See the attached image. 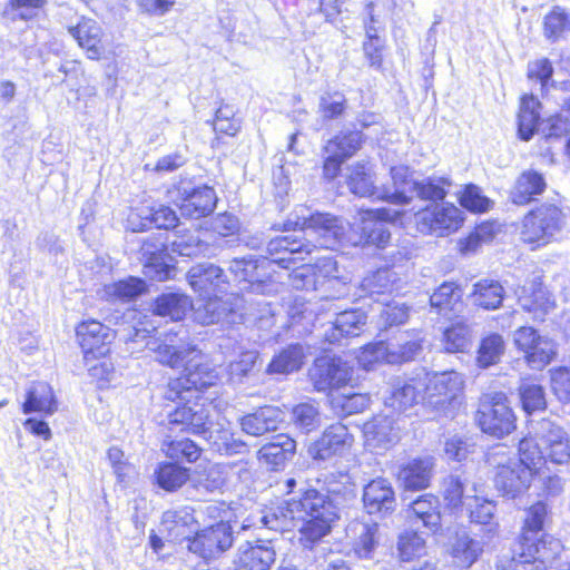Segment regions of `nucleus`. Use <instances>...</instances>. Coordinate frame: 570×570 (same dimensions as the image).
I'll list each match as a JSON object with an SVG mask.
<instances>
[{
  "mask_svg": "<svg viewBox=\"0 0 570 570\" xmlns=\"http://www.w3.org/2000/svg\"><path fill=\"white\" fill-rule=\"evenodd\" d=\"M338 518V508L333 499L316 490L306 491L299 499H291L283 504L264 511L258 523L275 531L298 528L299 541L306 548L325 537Z\"/></svg>",
  "mask_w": 570,
  "mask_h": 570,
  "instance_id": "obj_1",
  "label": "nucleus"
},
{
  "mask_svg": "<svg viewBox=\"0 0 570 570\" xmlns=\"http://www.w3.org/2000/svg\"><path fill=\"white\" fill-rule=\"evenodd\" d=\"M146 345L156 354L159 363L173 368L184 367L181 375L168 383L165 399L173 402L186 401V405H191V399L197 400L200 390L216 384V370L195 346L177 345L170 336L166 343L149 341Z\"/></svg>",
  "mask_w": 570,
  "mask_h": 570,
  "instance_id": "obj_2",
  "label": "nucleus"
},
{
  "mask_svg": "<svg viewBox=\"0 0 570 570\" xmlns=\"http://www.w3.org/2000/svg\"><path fill=\"white\" fill-rule=\"evenodd\" d=\"M167 417L170 431L202 435L219 453L239 454L247 449L246 443L235 438L232 431L209 422L208 409L197 401L191 405L177 406L168 412Z\"/></svg>",
  "mask_w": 570,
  "mask_h": 570,
  "instance_id": "obj_3",
  "label": "nucleus"
},
{
  "mask_svg": "<svg viewBox=\"0 0 570 570\" xmlns=\"http://www.w3.org/2000/svg\"><path fill=\"white\" fill-rule=\"evenodd\" d=\"M519 454L523 462L539 471L548 462L566 464L570 461L569 435L561 425L543 419L535 424L533 435L520 441Z\"/></svg>",
  "mask_w": 570,
  "mask_h": 570,
  "instance_id": "obj_4",
  "label": "nucleus"
},
{
  "mask_svg": "<svg viewBox=\"0 0 570 570\" xmlns=\"http://www.w3.org/2000/svg\"><path fill=\"white\" fill-rule=\"evenodd\" d=\"M285 229L305 232L311 238V252L314 247L336 249L344 245H351L348 238L355 227L347 222L330 214L311 213L309 208L301 205L289 215L284 225Z\"/></svg>",
  "mask_w": 570,
  "mask_h": 570,
  "instance_id": "obj_5",
  "label": "nucleus"
},
{
  "mask_svg": "<svg viewBox=\"0 0 570 570\" xmlns=\"http://www.w3.org/2000/svg\"><path fill=\"white\" fill-rule=\"evenodd\" d=\"M289 281L296 289L322 291L326 298L347 294V278L340 274L337 262L331 256L320 258L315 265L294 268Z\"/></svg>",
  "mask_w": 570,
  "mask_h": 570,
  "instance_id": "obj_6",
  "label": "nucleus"
},
{
  "mask_svg": "<svg viewBox=\"0 0 570 570\" xmlns=\"http://www.w3.org/2000/svg\"><path fill=\"white\" fill-rule=\"evenodd\" d=\"M564 225V215L556 205L542 204L524 216L521 238L535 247L550 243Z\"/></svg>",
  "mask_w": 570,
  "mask_h": 570,
  "instance_id": "obj_7",
  "label": "nucleus"
},
{
  "mask_svg": "<svg viewBox=\"0 0 570 570\" xmlns=\"http://www.w3.org/2000/svg\"><path fill=\"white\" fill-rule=\"evenodd\" d=\"M401 216V212L390 208L365 210L361 214L360 224L348 238L352 246L374 245L384 248L390 243L391 233L387 222L394 223Z\"/></svg>",
  "mask_w": 570,
  "mask_h": 570,
  "instance_id": "obj_8",
  "label": "nucleus"
},
{
  "mask_svg": "<svg viewBox=\"0 0 570 570\" xmlns=\"http://www.w3.org/2000/svg\"><path fill=\"white\" fill-rule=\"evenodd\" d=\"M475 420L484 433L503 436L514 430V414L505 394L501 392L484 394L481 399Z\"/></svg>",
  "mask_w": 570,
  "mask_h": 570,
  "instance_id": "obj_9",
  "label": "nucleus"
},
{
  "mask_svg": "<svg viewBox=\"0 0 570 570\" xmlns=\"http://www.w3.org/2000/svg\"><path fill=\"white\" fill-rule=\"evenodd\" d=\"M463 220L462 210L451 203L432 204L415 214L417 230L436 237L455 233Z\"/></svg>",
  "mask_w": 570,
  "mask_h": 570,
  "instance_id": "obj_10",
  "label": "nucleus"
},
{
  "mask_svg": "<svg viewBox=\"0 0 570 570\" xmlns=\"http://www.w3.org/2000/svg\"><path fill=\"white\" fill-rule=\"evenodd\" d=\"M423 400L438 410H444L463 393L464 379L456 371L425 374L421 379Z\"/></svg>",
  "mask_w": 570,
  "mask_h": 570,
  "instance_id": "obj_11",
  "label": "nucleus"
},
{
  "mask_svg": "<svg viewBox=\"0 0 570 570\" xmlns=\"http://www.w3.org/2000/svg\"><path fill=\"white\" fill-rule=\"evenodd\" d=\"M563 550L560 540L550 535L534 539L523 534L521 542L520 563L528 570H548L559 558Z\"/></svg>",
  "mask_w": 570,
  "mask_h": 570,
  "instance_id": "obj_12",
  "label": "nucleus"
},
{
  "mask_svg": "<svg viewBox=\"0 0 570 570\" xmlns=\"http://www.w3.org/2000/svg\"><path fill=\"white\" fill-rule=\"evenodd\" d=\"M187 543V549L204 560L216 558L230 548L233 543L232 528L226 522H217L208 528L194 532Z\"/></svg>",
  "mask_w": 570,
  "mask_h": 570,
  "instance_id": "obj_13",
  "label": "nucleus"
},
{
  "mask_svg": "<svg viewBox=\"0 0 570 570\" xmlns=\"http://www.w3.org/2000/svg\"><path fill=\"white\" fill-rule=\"evenodd\" d=\"M540 471L519 459H509L505 463H498L494 478L495 487L504 495L511 498L517 497L527 490L530 485L532 476Z\"/></svg>",
  "mask_w": 570,
  "mask_h": 570,
  "instance_id": "obj_14",
  "label": "nucleus"
},
{
  "mask_svg": "<svg viewBox=\"0 0 570 570\" xmlns=\"http://www.w3.org/2000/svg\"><path fill=\"white\" fill-rule=\"evenodd\" d=\"M352 377V368L341 358L320 357L309 370V379L318 392L338 390Z\"/></svg>",
  "mask_w": 570,
  "mask_h": 570,
  "instance_id": "obj_15",
  "label": "nucleus"
},
{
  "mask_svg": "<svg viewBox=\"0 0 570 570\" xmlns=\"http://www.w3.org/2000/svg\"><path fill=\"white\" fill-rule=\"evenodd\" d=\"M514 343L525 354L528 364L532 368L541 370L548 365L556 355L553 341L541 336L532 327L522 326L514 332Z\"/></svg>",
  "mask_w": 570,
  "mask_h": 570,
  "instance_id": "obj_16",
  "label": "nucleus"
},
{
  "mask_svg": "<svg viewBox=\"0 0 570 570\" xmlns=\"http://www.w3.org/2000/svg\"><path fill=\"white\" fill-rule=\"evenodd\" d=\"M76 333L86 364L105 357L109 353V344L115 337V333L108 326L95 320L80 323Z\"/></svg>",
  "mask_w": 570,
  "mask_h": 570,
  "instance_id": "obj_17",
  "label": "nucleus"
},
{
  "mask_svg": "<svg viewBox=\"0 0 570 570\" xmlns=\"http://www.w3.org/2000/svg\"><path fill=\"white\" fill-rule=\"evenodd\" d=\"M353 436L348 429L336 423L322 433V435L308 445L307 453L314 461H327L334 456L342 455L351 448Z\"/></svg>",
  "mask_w": 570,
  "mask_h": 570,
  "instance_id": "obj_18",
  "label": "nucleus"
},
{
  "mask_svg": "<svg viewBox=\"0 0 570 570\" xmlns=\"http://www.w3.org/2000/svg\"><path fill=\"white\" fill-rule=\"evenodd\" d=\"M275 560L276 550L272 540L247 541L237 548L233 567L234 570H271Z\"/></svg>",
  "mask_w": 570,
  "mask_h": 570,
  "instance_id": "obj_19",
  "label": "nucleus"
},
{
  "mask_svg": "<svg viewBox=\"0 0 570 570\" xmlns=\"http://www.w3.org/2000/svg\"><path fill=\"white\" fill-rule=\"evenodd\" d=\"M68 32L86 52L88 59L99 60L104 57L106 52L105 33L96 20L81 17L76 24L68 27Z\"/></svg>",
  "mask_w": 570,
  "mask_h": 570,
  "instance_id": "obj_20",
  "label": "nucleus"
},
{
  "mask_svg": "<svg viewBox=\"0 0 570 570\" xmlns=\"http://www.w3.org/2000/svg\"><path fill=\"white\" fill-rule=\"evenodd\" d=\"M187 278L194 292L203 298L218 296L226 285L223 269L209 263L193 266L187 273Z\"/></svg>",
  "mask_w": 570,
  "mask_h": 570,
  "instance_id": "obj_21",
  "label": "nucleus"
},
{
  "mask_svg": "<svg viewBox=\"0 0 570 570\" xmlns=\"http://www.w3.org/2000/svg\"><path fill=\"white\" fill-rule=\"evenodd\" d=\"M363 503L368 514L387 515L396 508V498L391 482L376 478L363 489Z\"/></svg>",
  "mask_w": 570,
  "mask_h": 570,
  "instance_id": "obj_22",
  "label": "nucleus"
},
{
  "mask_svg": "<svg viewBox=\"0 0 570 570\" xmlns=\"http://www.w3.org/2000/svg\"><path fill=\"white\" fill-rule=\"evenodd\" d=\"M267 252L272 258H265V264H277L288 269L297 259H304V253L311 254V242L281 236L269 240Z\"/></svg>",
  "mask_w": 570,
  "mask_h": 570,
  "instance_id": "obj_23",
  "label": "nucleus"
},
{
  "mask_svg": "<svg viewBox=\"0 0 570 570\" xmlns=\"http://www.w3.org/2000/svg\"><path fill=\"white\" fill-rule=\"evenodd\" d=\"M520 306L532 314L533 320L543 317L554 308V299L537 279L519 287L515 291Z\"/></svg>",
  "mask_w": 570,
  "mask_h": 570,
  "instance_id": "obj_24",
  "label": "nucleus"
},
{
  "mask_svg": "<svg viewBox=\"0 0 570 570\" xmlns=\"http://www.w3.org/2000/svg\"><path fill=\"white\" fill-rule=\"evenodd\" d=\"M181 202L177 204L183 216L198 219L209 215L217 203L215 190L208 186H199L187 190L184 188Z\"/></svg>",
  "mask_w": 570,
  "mask_h": 570,
  "instance_id": "obj_25",
  "label": "nucleus"
},
{
  "mask_svg": "<svg viewBox=\"0 0 570 570\" xmlns=\"http://www.w3.org/2000/svg\"><path fill=\"white\" fill-rule=\"evenodd\" d=\"M365 445L372 451L386 450L399 440L394 420L387 415H377L363 426Z\"/></svg>",
  "mask_w": 570,
  "mask_h": 570,
  "instance_id": "obj_26",
  "label": "nucleus"
},
{
  "mask_svg": "<svg viewBox=\"0 0 570 570\" xmlns=\"http://www.w3.org/2000/svg\"><path fill=\"white\" fill-rule=\"evenodd\" d=\"M405 517L412 523L421 521L430 532L435 533L441 529V504L439 498L433 494H423L415 499L405 510Z\"/></svg>",
  "mask_w": 570,
  "mask_h": 570,
  "instance_id": "obj_27",
  "label": "nucleus"
},
{
  "mask_svg": "<svg viewBox=\"0 0 570 570\" xmlns=\"http://www.w3.org/2000/svg\"><path fill=\"white\" fill-rule=\"evenodd\" d=\"M433 469L431 456L412 459L400 468L397 480L407 490H423L430 485Z\"/></svg>",
  "mask_w": 570,
  "mask_h": 570,
  "instance_id": "obj_28",
  "label": "nucleus"
},
{
  "mask_svg": "<svg viewBox=\"0 0 570 570\" xmlns=\"http://www.w3.org/2000/svg\"><path fill=\"white\" fill-rule=\"evenodd\" d=\"M284 421V413L276 406H263L239 420L242 431L248 435L261 436L276 431Z\"/></svg>",
  "mask_w": 570,
  "mask_h": 570,
  "instance_id": "obj_29",
  "label": "nucleus"
},
{
  "mask_svg": "<svg viewBox=\"0 0 570 570\" xmlns=\"http://www.w3.org/2000/svg\"><path fill=\"white\" fill-rule=\"evenodd\" d=\"M421 379L405 380L397 377L391 382L389 395L385 396L386 406L402 412L417 403L423 389Z\"/></svg>",
  "mask_w": 570,
  "mask_h": 570,
  "instance_id": "obj_30",
  "label": "nucleus"
},
{
  "mask_svg": "<svg viewBox=\"0 0 570 570\" xmlns=\"http://www.w3.org/2000/svg\"><path fill=\"white\" fill-rule=\"evenodd\" d=\"M161 525L164 531L174 541L190 540L197 529V520L190 508H180L164 512Z\"/></svg>",
  "mask_w": 570,
  "mask_h": 570,
  "instance_id": "obj_31",
  "label": "nucleus"
},
{
  "mask_svg": "<svg viewBox=\"0 0 570 570\" xmlns=\"http://www.w3.org/2000/svg\"><path fill=\"white\" fill-rule=\"evenodd\" d=\"M462 296L459 285L445 282L430 296V304L438 314L451 320L463 311Z\"/></svg>",
  "mask_w": 570,
  "mask_h": 570,
  "instance_id": "obj_32",
  "label": "nucleus"
},
{
  "mask_svg": "<svg viewBox=\"0 0 570 570\" xmlns=\"http://www.w3.org/2000/svg\"><path fill=\"white\" fill-rule=\"evenodd\" d=\"M57 410L58 401L52 387L46 382H33L27 390L22 412L52 415Z\"/></svg>",
  "mask_w": 570,
  "mask_h": 570,
  "instance_id": "obj_33",
  "label": "nucleus"
},
{
  "mask_svg": "<svg viewBox=\"0 0 570 570\" xmlns=\"http://www.w3.org/2000/svg\"><path fill=\"white\" fill-rule=\"evenodd\" d=\"M484 551V542L470 535L466 531L456 532L450 543L453 562L461 568L472 567Z\"/></svg>",
  "mask_w": 570,
  "mask_h": 570,
  "instance_id": "obj_34",
  "label": "nucleus"
},
{
  "mask_svg": "<svg viewBox=\"0 0 570 570\" xmlns=\"http://www.w3.org/2000/svg\"><path fill=\"white\" fill-rule=\"evenodd\" d=\"M464 505L471 522L488 527V538H493L498 534L499 523L494 521L497 508L493 501L476 494L465 495Z\"/></svg>",
  "mask_w": 570,
  "mask_h": 570,
  "instance_id": "obj_35",
  "label": "nucleus"
},
{
  "mask_svg": "<svg viewBox=\"0 0 570 570\" xmlns=\"http://www.w3.org/2000/svg\"><path fill=\"white\" fill-rule=\"evenodd\" d=\"M392 187L382 186L380 189V199L394 205H405L411 200L407 190H413V183L410 179V168L407 166H394L391 168Z\"/></svg>",
  "mask_w": 570,
  "mask_h": 570,
  "instance_id": "obj_36",
  "label": "nucleus"
},
{
  "mask_svg": "<svg viewBox=\"0 0 570 570\" xmlns=\"http://www.w3.org/2000/svg\"><path fill=\"white\" fill-rule=\"evenodd\" d=\"M347 171L346 184L354 195L380 199L381 187L374 186L372 170L366 164H354Z\"/></svg>",
  "mask_w": 570,
  "mask_h": 570,
  "instance_id": "obj_37",
  "label": "nucleus"
},
{
  "mask_svg": "<svg viewBox=\"0 0 570 570\" xmlns=\"http://www.w3.org/2000/svg\"><path fill=\"white\" fill-rule=\"evenodd\" d=\"M366 314L361 309L344 311L337 314L326 340L331 343L340 341L344 336H357L366 323Z\"/></svg>",
  "mask_w": 570,
  "mask_h": 570,
  "instance_id": "obj_38",
  "label": "nucleus"
},
{
  "mask_svg": "<svg viewBox=\"0 0 570 570\" xmlns=\"http://www.w3.org/2000/svg\"><path fill=\"white\" fill-rule=\"evenodd\" d=\"M547 187L544 177L534 170L522 173L511 193L512 202L517 205H525L531 202L535 195H540Z\"/></svg>",
  "mask_w": 570,
  "mask_h": 570,
  "instance_id": "obj_39",
  "label": "nucleus"
},
{
  "mask_svg": "<svg viewBox=\"0 0 570 570\" xmlns=\"http://www.w3.org/2000/svg\"><path fill=\"white\" fill-rule=\"evenodd\" d=\"M296 449V442L288 435L279 434L276 441L263 445L258 451V459L262 463L277 469L293 455Z\"/></svg>",
  "mask_w": 570,
  "mask_h": 570,
  "instance_id": "obj_40",
  "label": "nucleus"
},
{
  "mask_svg": "<svg viewBox=\"0 0 570 570\" xmlns=\"http://www.w3.org/2000/svg\"><path fill=\"white\" fill-rule=\"evenodd\" d=\"M350 531L355 535L353 551L358 559H371L377 546L379 525L376 523L354 522Z\"/></svg>",
  "mask_w": 570,
  "mask_h": 570,
  "instance_id": "obj_41",
  "label": "nucleus"
},
{
  "mask_svg": "<svg viewBox=\"0 0 570 570\" xmlns=\"http://www.w3.org/2000/svg\"><path fill=\"white\" fill-rule=\"evenodd\" d=\"M389 345V364H400L414 360L422 350L421 340L414 334L402 333L395 342Z\"/></svg>",
  "mask_w": 570,
  "mask_h": 570,
  "instance_id": "obj_42",
  "label": "nucleus"
},
{
  "mask_svg": "<svg viewBox=\"0 0 570 570\" xmlns=\"http://www.w3.org/2000/svg\"><path fill=\"white\" fill-rule=\"evenodd\" d=\"M266 263V259H254L252 256L248 258H235L230 263V272L235 275L238 282H245L249 284V287L254 292L261 291L262 273L259 269Z\"/></svg>",
  "mask_w": 570,
  "mask_h": 570,
  "instance_id": "obj_43",
  "label": "nucleus"
},
{
  "mask_svg": "<svg viewBox=\"0 0 570 570\" xmlns=\"http://www.w3.org/2000/svg\"><path fill=\"white\" fill-rule=\"evenodd\" d=\"M161 451L176 463L179 461L194 463L202 454V449L193 440L187 438L171 439L167 436L163 441Z\"/></svg>",
  "mask_w": 570,
  "mask_h": 570,
  "instance_id": "obj_44",
  "label": "nucleus"
},
{
  "mask_svg": "<svg viewBox=\"0 0 570 570\" xmlns=\"http://www.w3.org/2000/svg\"><path fill=\"white\" fill-rule=\"evenodd\" d=\"M539 107L540 102L532 95L522 97L518 115L519 136L522 140H530L535 132L540 118Z\"/></svg>",
  "mask_w": 570,
  "mask_h": 570,
  "instance_id": "obj_45",
  "label": "nucleus"
},
{
  "mask_svg": "<svg viewBox=\"0 0 570 570\" xmlns=\"http://www.w3.org/2000/svg\"><path fill=\"white\" fill-rule=\"evenodd\" d=\"M158 485L166 491H176L190 478L189 469L176 462H161L155 471Z\"/></svg>",
  "mask_w": 570,
  "mask_h": 570,
  "instance_id": "obj_46",
  "label": "nucleus"
},
{
  "mask_svg": "<svg viewBox=\"0 0 570 570\" xmlns=\"http://www.w3.org/2000/svg\"><path fill=\"white\" fill-rule=\"evenodd\" d=\"M304 360L303 346L289 345L273 357L267 366L268 374H288L301 368Z\"/></svg>",
  "mask_w": 570,
  "mask_h": 570,
  "instance_id": "obj_47",
  "label": "nucleus"
},
{
  "mask_svg": "<svg viewBox=\"0 0 570 570\" xmlns=\"http://www.w3.org/2000/svg\"><path fill=\"white\" fill-rule=\"evenodd\" d=\"M194 309V320L202 325L218 323L229 311L219 296L200 297Z\"/></svg>",
  "mask_w": 570,
  "mask_h": 570,
  "instance_id": "obj_48",
  "label": "nucleus"
},
{
  "mask_svg": "<svg viewBox=\"0 0 570 570\" xmlns=\"http://www.w3.org/2000/svg\"><path fill=\"white\" fill-rule=\"evenodd\" d=\"M193 307L187 295L168 293L160 295L155 302V312L160 316H169L171 320H181Z\"/></svg>",
  "mask_w": 570,
  "mask_h": 570,
  "instance_id": "obj_49",
  "label": "nucleus"
},
{
  "mask_svg": "<svg viewBox=\"0 0 570 570\" xmlns=\"http://www.w3.org/2000/svg\"><path fill=\"white\" fill-rule=\"evenodd\" d=\"M396 273L390 268H381L363 278L361 289L365 295H380L397 289Z\"/></svg>",
  "mask_w": 570,
  "mask_h": 570,
  "instance_id": "obj_50",
  "label": "nucleus"
},
{
  "mask_svg": "<svg viewBox=\"0 0 570 570\" xmlns=\"http://www.w3.org/2000/svg\"><path fill=\"white\" fill-rule=\"evenodd\" d=\"M504 291L499 282L483 279L474 285L473 303L484 309H497L501 306Z\"/></svg>",
  "mask_w": 570,
  "mask_h": 570,
  "instance_id": "obj_51",
  "label": "nucleus"
},
{
  "mask_svg": "<svg viewBox=\"0 0 570 570\" xmlns=\"http://www.w3.org/2000/svg\"><path fill=\"white\" fill-rule=\"evenodd\" d=\"M363 135L361 131L340 134L328 140L325 146L326 155H335L342 159L352 157L361 147Z\"/></svg>",
  "mask_w": 570,
  "mask_h": 570,
  "instance_id": "obj_52",
  "label": "nucleus"
},
{
  "mask_svg": "<svg viewBox=\"0 0 570 570\" xmlns=\"http://www.w3.org/2000/svg\"><path fill=\"white\" fill-rule=\"evenodd\" d=\"M443 345L449 353H463L471 347L472 331L464 322H458L443 332Z\"/></svg>",
  "mask_w": 570,
  "mask_h": 570,
  "instance_id": "obj_53",
  "label": "nucleus"
},
{
  "mask_svg": "<svg viewBox=\"0 0 570 570\" xmlns=\"http://www.w3.org/2000/svg\"><path fill=\"white\" fill-rule=\"evenodd\" d=\"M291 422L303 433H309L321 425L318 407L309 402L299 403L292 410Z\"/></svg>",
  "mask_w": 570,
  "mask_h": 570,
  "instance_id": "obj_54",
  "label": "nucleus"
},
{
  "mask_svg": "<svg viewBox=\"0 0 570 570\" xmlns=\"http://www.w3.org/2000/svg\"><path fill=\"white\" fill-rule=\"evenodd\" d=\"M543 32L547 39L557 41L570 33V16L560 7L553 8L543 20Z\"/></svg>",
  "mask_w": 570,
  "mask_h": 570,
  "instance_id": "obj_55",
  "label": "nucleus"
},
{
  "mask_svg": "<svg viewBox=\"0 0 570 570\" xmlns=\"http://www.w3.org/2000/svg\"><path fill=\"white\" fill-rule=\"evenodd\" d=\"M370 403V397L362 393L332 394L331 406L340 415H352L364 411Z\"/></svg>",
  "mask_w": 570,
  "mask_h": 570,
  "instance_id": "obj_56",
  "label": "nucleus"
},
{
  "mask_svg": "<svg viewBox=\"0 0 570 570\" xmlns=\"http://www.w3.org/2000/svg\"><path fill=\"white\" fill-rule=\"evenodd\" d=\"M397 551L402 561H412L425 554V540L416 531H404L399 537Z\"/></svg>",
  "mask_w": 570,
  "mask_h": 570,
  "instance_id": "obj_57",
  "label": "nucleus"
},
{
  "mask_svg": "<svg viewBox=\"0 0 570 570\" xmlns=\"http://www.w3.org/2000/svg\"><path fill=\"white\" fill-rule=\"evenodd\" d=\"M505 344L501 335L491 334L481 341L478 363L482 367L497 364L504 353Z\"/></svg>",
  "mask_w": 570,
  "mask_h": 570,
  "instance_id": "obj_58",
  "label": "nucleus"
},
{
  "mask_svg": "<svg viewBox=\"0 0 570 570\" xmlns=\"http://www.w3.org/2000/svg\"><path fill=\"white\" fill-rule=\"evenodd\" d=\"M451 186L449 178H428L413 183V190L422 199L442 200L446 196V188Z\"/></svg>",
  "mask_w": 570,
  "mask_h": 570,
  "instance_id": "obj_59",
  "label": "nucleus"
},
{
  "mask_svg": "<svg viewBox=\"0 0 570 570\" xmlns=\"http://www.w3.org/2000/svg\"><path fill=\"white\" fill-rule=\"evenodd\" d=\"M171 250L180 256L193 257L204 254L207 250V245L195 233L177 232L171 242Z\"/></svg>",
  "mask_w": 570,
  "mask_h": 570,
  "instance_id": "obj_60",
  "label": "nucleus"
},
{
  "mask_svg": "<svg viewBox=\"0 0 570 570\" xmlns=\"http://www.w3.org/2000/svg\"><path fill=\"white\" fill-rule=\"evenodd\" d=\"M141 255L146 262V267L160 268L157 269V277L159 279H166L169 277V268L164 265V243H150L149 240L144 242L141 246Z\"/></svg>",
  "mask_w": 570,
  "mask_h": 570,
  "instance_id": "obj_61",
  "label": "nucleus"
},
{
  "mask_svg": "<svg viewBox=\"0 0 570 570\" xmlns=\"http://www.w3.org/2000/svg\"><path fill=\"white\" fill-rule=\"evenodd\" d=\"M47 0H9L4 14L11 20H30L38 16Z\"/></svg>",
  "mask_w": 570,
  "mask_h": 570,
  "instance_id": "obj_62",
  "label": "nucleus"
},
{
  "mask_svg": "<svg viewBox=\"0 0 570 570\" xmlns=\"http://www.w3.org/2000/svg\"><path fill=\"white\" fill-rule=\"evenodd\" d=\"M389 345L380 341L365 345L357 355V362L363 368L371 370L377 363L389 364Z\"/></svg>",
  "mask_w": 570,
  "mask_h": 570,
  "instance_id": "obj_63",
  "label": "nucleus"
},
{
  "mask_svg": "<svg viewBox=\"0 0 570 570\" xmlns=\"http://www.w3.org/2000/svg\"><path fill=\"white\" fill-rule=\"evenodd\" d=\"M223 484L224 478L215 466L203 472H196L195 476L191 479V487L199 495L213 493L219 490Z\"/></svg>",
  "mask_w": 570,
  "mask_h": 570,
  "instance_id": "obj_64",
  "label": "nucleus"
}]
</instances>
